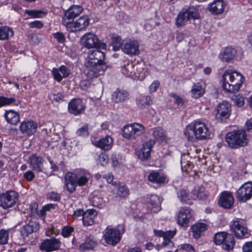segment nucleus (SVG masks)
Instances as JSON below:
<instances>
[{"label":"nucleus","instance_id":"nucleus-60","mask_svg":"<svg viewBox=\"0 0 252 252\" xmlns=\"http://www.w3.org/2000/svg\"><path fill=\"white\" fill-rule=\"evenodd\" d=\"M141 99L142 101H144L143 102L141 103V104L142 105L145 104V105H150L152 104V100L150 96L147 95V96H142V97H141Z\"/></svg>","mask_w":252,"mask_h":252},{"label":"nucleus","instance_id":"nucleus-3","mask_svg":"<svg viewBox=\"0 0 252 252\" xmlns=\"http://www.w3.org/2000/svg\"><path fill=\"white\" fill-rule=\"evenodd\" d=\"M245 78L240 72L232 69H226L222 75V87L226 91L235 93L240 90Z\"/></svg>","mask_w":252,"mask_h":252},{"label":"nucleus","instance_id":"nucleus-37","mask_svg":"<svg viewBox=\"0 0 252 252\" xmlns=\"http://www.w3.org/2000/svg\"><path fill=\"white\" fill-rule=\"evenodd\" d=\"M134 66L135 64L132 63L128 62L126 65L122 67L123 74L126 76L133 78L135 71Z\"/></svg>","mask_w":252,"mask_h":252},{"label":"nucleus","instance_id":"nucleus-22","mask_svg":"<svg viewBox=\"0 0 252 252\" xmlns=\"http://www.w3.org/2000/svg\"><path fill=\"white\" fill-rule=\"evenodd\" d=\"M122 49L126 54L135 55L139 54V43L136 40H129L125 42Z\"/></svg>","mask_w":252,"mask_h":252},{"label":"nucleus","instance_id":"nucleus-64","mask_svg":"<svg viewBox=\"0 0 252 252\" xmlns=\"http://www.w3.org/2000/svg\"><path fill=\"white\" fill-rule=\"evenodd\" d=\"M54 100L56 102H60L63 100L64 95L61 93H58L54 94L53 95Z\"/></svg>","mask_w":252,"mask_h":252},{"label":"nucleus","instance_id":"nucleus-55","mask_svg":"<svg viewBox=\"0 0 252 252\" xmlns=\"http://www.w3.org/2000/svg\"><path fill=\"white\" fill-rule=\"evenodd\" d=\"M24 178L28 181H32L35 177L32 171L29 170L24 174Z\"/></svg>","mask_w":252,"mask_h":252},{"label":"nucleus","instance_id":"nucleus-12","mask_svg":"<svg viewBox=\"0 0 252 252\" xmlns=\"http://www.w3.org/2000/svg\"><path fill=\"white\" fill-rule=\"evenodd\" d=\"M103 237L107 244L115 246L120 241V232L116 229L107 227Z\"/></svg>","mask_w":252,"mask_h":252},{"label":"nucleus","instance_id":"nucleus-27","mask_svg":"<svg viewBox=\"0 0 252 252\" xmlns=\"http://www.w3.org/2000/svg\"><path fill=\"white\" fill-rule=\"evenodd\" d=\"M39 228V224L35 221H31L29 223L23 226L21 233L22 236H28L30 234L36 231Z\"/></svg>","mask_w":252,"mask_h":252},{"label":"nucleus","instance_id":"nucleus-20","mask_svg":"<svg viewBox=\"0 0 252 252\" xmlns=\"http://www.w3.org/2000/svg\"><path fill=\"white\" fill-rule=\"evenodd\" d=\"M192 217L191 211L187 208H182L179 212L177 217L178 223L182 226H186Z\"/></svg>","mask_w":252,"mask_h":252},{"label":"nucleus","instance_id":"nucleus-5","mask_svg":"<svg viewBox=\"0 0 252 252\" xmlns=\"http://www.w3.org/2000/svg\"><path fill=\"white\" fill-rule=\"evenodd\" d=\"M144 126L137 123L125 126L123 129V136L129 140H134L145 133Z\"/></svg>","mask_w":252,"mask_h":252},{"label":"nucleus","instance_id":"nucleus-35","mask_svg":"<svg viewBox=\"0 0 252 252\" xmlns=\"http://www.w3.org/2000/svg\"><path fill=\"white\" fill-rule=\"evenodd\" d=\"M96 245V242L94 237L90 235L86 237L85 242L80 246V249L84 251L87 250L93 249Z\"/></svg>","mask_w":252,"mask_h":252},{"label":"nucleus","instance_id":"nucleus-44","mask_svg":"<svg viewBox=\"0 0 252 252\" xmlns=\"http://www.w3.org/2000/svg\"><path fill=\"white\" fill-rule=\"evenodd\" d=\"M20 101L16 100L13 97L8 98L3 96H0V107L9 105L11 104L14 103L18 105L20 104Z\"/></svg>","mask_w":252,"mask_h":252},{"label":"nucleus","instance_id":"nucleus-16","mask_svg":"<svg viewBox=\"0 0 252 252\" xmlns=\"http://www.w3.org/2000/svg\"><path fill=\"white\" fill-rule=\"evenodd\" d=\"M234 197L230 191H224L222 192L218 201L220 206L224 209H230L234 204Z\"/></svg>","mask_w":252,"mask_h":252},{"label":"nucleus","instance_id":"nucleus-33","mask_svg":"<svg viewBox=\"0 0 252 252\" xmlns=\"http://www.w3.org/2000/svg\"><path fill=\"white\" fill-rule=\"evenodd\" d=\"M207 228V225L204 223H197L193 225L191 227V231L193 237L195 239H198Z\"/></svg>","mask_w":252,"mask_h":252},{"label":"nucleus","instance_id":"nucleus-42","mask_svg":"<svg viewBox=\"0 0 252 252\" xmlns=\"http://www.w3.org/2000/svg\"><path fill=\"white\" fill-rule=\"evenodd\" d=\"M153 136L159 142L165 141L166 139V135L163 129L160 127H157L154 129L153 132Z\"/></svg>","mask_w":252,"mask_h":252},{"label":"nucleus","instance_id":"nucleus-1","mask_svg":"<svg viewBox=\"0 0 252 252\" xmlns=\"http://www.w3.org/2000/svg\"><path fill=\"white\" fill-rule=\"evenodd\" d=\"M104 58V53L99 50H94L88 53L84 68V73L88 79L97 78L104 74L108 67L103 63Z\"/></svg>","mask_w":252,"mask_h":252},{"label":"nucleus","instance_id":"nucleus-34","mask_svg":"<svg viewBox=\"0 0 252 252\" xmlns=\"http://www.w3.org/2000/svg\"><path fill=\"white\" fill-rule=\"evenodd\" d=\"M128 95L126 91L118 90L113 93L112 100L115 103L122 102L127 98Z\"/></svg>","mask_w":252,"mask_h":252},{"label":"nucleus","instance_id":"nucleus-47","mask_svg":"<svg viewBox=\"0 0 252 252\" xmlns=\"http://www.w3.org/2000/svg\"><path fill=\"white\" fill-rule=\"evenodd\" d=\"M231 99L234 104L239 107L243 106L245 103L244 98L240 94L233 95Z\"/></svg>","mask_w":252,"mask_h":252},{"label":"nucleus","instance_id":"nucleus-17","mask_svg":"<svg viewBox=\"0 0 252 252\" xmlns=\"http://www.w3.org/2000/svg\"><path fill=\"white\" fill-rule=\"evenodd\" d=\"M217 113L216 117L221 121L227 119L231 112V105L226 101H223L217 106Z\"/></svg>","mask_w":252,"mask_h":252},{"label":"nucleus","instance_id":"nucleus-43","mask_svg":"<svg viewBox=\"0 0 252 252\" xmlns=\"http://www.w3.org/2000/svg\"><path fill=\"white\" fill-rule=\"evenodd\" d=\"M204 93V90L202 86L199 84L194 85L191 89L192 96L198 98L201 96Z\"/></svg>","mask_w":252,"mask_h":252},{"label":"nucleus","instance_id":"nucleus-30","mask_svg":"<svg viewBox=\"0 0 252 252\" xmlns=\"http://www.w3.org/2000/svg\"><path fill=\"white\" fill-rule=\"evenodd\" d=\"M155 144L154 141L150 140L143 144V148L141 150L138 155L141 159H147L150 156V152L153 145Z\"/></svg>","mask_w":252,"mask_h":252},{"label":"nucleus","instance_id":"nucleus-19","mask_svg":"<svg viewBox=\"0 0 252 252\" xmlns=\"http://www.w3.org/2000/svg\"><path fill=\"white\" fill-rule=\"evenodd\" d=\"M44 159L42 158L33 154L29 157L28 163L31 168L37 172H42Z\"/></svg>","mask_w":252,"mask_h":252},{"label":"nucleus","instance_id":"nucleus-53","mask_svg":"<svg viewBox=\"0 0 252 252\" xmlns=\"http://www.w3.org/2000/svg\"><path fill=\"white\" fill-rule=\"evenodd\" d=\"M53 37L59 43H63L65 40L64 35L60 32H57L53 34Z\"/></svg>","mask_w":252,"mask_h":252},{"label":"nucleus","instance_id":"nucleus-18","mask_svg":"<svg viewBox=\"0 0 252 252\" xmlns=\"http://www.w3.org/2000/svg\"><path fill=\"white\" fill-rule=\"evenodd\" d=\"M85 105L79 98L72 99L68 105L69 112L74 115H79L85 110Z\"/></svg>","mask_w":252,"mask_h":252},{"label":"nucleus","instance_id":"nucleus-36","mask_svg":"<svg viewBox=\"0 0 252 252\" xmlns=\"http://www.w3.org/2000/svg\"><path fill=\"white\" fill-rule=\"evenodd\" d=\"M14 35L13 31L8 27H0V40L8 39Z\"/></svg>","mask_w":252,"mask_h":252},{"label":"nucleus","instance_id":"nucleus-29","mask_svg":"<svg viewBox=\"0 0 252 252\" xmlns=\"http://www.w3.org/2000/svg\"><path fill=\"white\" fill-rule=\"evenodd\" d=\"M97 215L94 210H88L85 212L82 217V220L85 226H90L94 223V220Z\"/></svg>","mask_w":252,"mask_h":252},{"label":"nucleus","instance_id":"nucleus-52","mask_svg":"<svg viewBox=\"0 0 252 252\" xmlns=\"http://www.w3.org/2000/svg\"><path fill=\"white\" fill-rule=\"evenodd\" d=\"M73 230V227L71 226H65L63 228L62 234L64 237H68Z\"/></svg>","mask_w":252,"mask_h":252},{"label":"nucleus","instance_id":"nucleus-38","mask_svg":"<svg viewBox=\"0 0 252 252\" xmlns=\"http://www.w3.org/2000/svg\"><path fill=\"white\" fill-rule=\"evenodd\" d=\"M234 238L232 234H227L222 245L223 249L227 251L232 250L235 245Z\"/></svg>","mask_w":252,"mask_h":252},{"label":"nucleus","instance_id":"nucleus-49","mask_svg":"<svg viewBox=\"0 0 252 252\" xmlns=\"http://www.w3.org/2000/svg\"><path fill=\"white\" fill-rule=\"evenodd\" d=\"M112 44L115 51L122 48L123 44L122 43V39L120 37H114L112 38Z\"/></svg>","mask_w":252,"mask_h":252},{"label":"nucleus","instance_id":"nucleus-11","mask_svg":"<svg viewBox=\"0 0 252 252\" xmlns=\"http://www.w3.org/2000/svg\"><path fill=\"white\" fill-rule=\"evenodd\" d=\"M18 193L14 191L0 193V206L4 209L11 207L18 199Z\"/></svg>","mask_w":252,"mask_h":252},{"label":"nucleus","instance_id":"nucleus-58","mask_svg":"<svg viewBox=\"0 0 252 252\" xmlns=\"http://www.w3.org/2000/svg\"><path fill=\"white\" fill-rule=\"evenodd\" d=\"M29 26L31 28H37L40 29L43 27V24L39 21H35L32 22H31L29 24Z\"/></svg>","mask_w":252,"mask_h":252},{"label":"nucleus","instance_id":"nucleus-2","mask_svg":"<svg viewBox=\"0 0 252 252\" xmlns=\"http://www.w3.org/2000/svg\"><path fill=\"white\" fill-rule=\"evenodd\" d=\"M184 134L189 141L194 142L209 138L211 131L204 123L197 120L186 126Z\"/></svg>","mask_w":252,"mask_h":252},{"label":"nucleus","instance_id":"nucleus-6","mask_svg":"<svg viewBox=\"0 0 252 252\" xmlns=\"http://www.w3.org/2000/svg\"><path fill=\"white\" fill-rule=\"evenodd\" d=\"M81 44L86 48H106V44L101 43L97 37L92 32H88L82 36L80 39Z\"/></svg>","mask_w":252,"mask_h":252},{"label":"nucleus","instance_id":"nucleus-32","mask_svg":"<svg viewBox=\"0 0 252 252\" xmlns=\"http://www.w3.org/2000/svg\"><path fill=\"white\" fill-rule=\"evenodd\" d=\"M4 117L6 121L11 125H16L20 121L19 113L12 110L6 111Z\"/></svg>","mask_w":252,"mask_h":252},{"label":"nucleus","instance_id":"nucleus-7","mask_svg":"<svg viewBox=\"0 0 252 252\" xmlns=\"http://www.w3.org/2000/svg\"><path fill=\"white\" fill-rule=\"evenodd\" d=\"M198 13L194 8L183 9L176 18V25L178 27L183 26L190 19H198Z\"/></svg>","mask_w":252,"mask_h":252},{"label":"nucleus","instance_id":"nucleus-26","mask_svg":"<svg viewBox=\"0 0 252 252\" xmlns=\"http://www.w3.org/2000/svg\"><path fill=\"white\" fill-rule=\"evenodd\" d=\"M177 197L183 203L191 205L193 200H195V196H189L186 190L181 189L177 191Z\"/></svg>","mask_w":252,"mask_h":252},{"label":"nucleus","instance_id":"nucleus-41","mask_svg":"<svg viewBox=\"0 0 252 252\" xmlns=\"http://www.w3.org/2000/svg\"><path fill=\"white\" fill-rule=\"evenodd\" d=\"M129 193V190L125 184H120L117 187L116 197L126 198L128 196Z\"/></svg>","mask_w":252,"mask_h":252},{"label":"nucleus","instance_id":"nucleus-23","mask_svg":"<svg viewBox=\"0 0 252 252\" xmlns=\"http://www.w3.org/2000/svg\"><path fill=\"white\" fill-rule=\"evenodd\" d=\"M148 180L152 183L158 185L167 183L168 181L165 175L155 171H152L149 173L148 176Z\"/></svg>","mask_w":252,"mask_h":252},{"label":"nucleus","instance_id":"nucleus-31","mask_svg":"<svg viewBox=\"0 0 252 252\" xmlns=\"http://www.w3.org/2000/svg\"><path fill=\"white\" fill-rule=\"evenodd\" d=\"M236 53V52L234 49L231 47H226L220 54L219 58L223 62H229L234 59Z\"/></svg>","mask_w":252,"mask_h":252},{"label":"nucleus","instance_id":"nucleus-24","mask_svg":"<svg viewBox=\"0 0 252 252\" xmlns=\"http://www.w3.org/2000/svg\"><path fill=\"white\" fill-rule=\"evenodd\" d=\"M225 4L222 0H216L211 3L208 7L209 10L214 14H220L224 9Z\"/></svg>","mask_w":252,"mask_h":252},{"label":"nucleus","instance_id":"nucleus-15","mask_svg":"<svg viewBox=\"0 0 252 252\" xmlns=\"http://www.w3.org/2000/svg\"><path fill=\"white\" fill-rule=\"evenodd\" d=\"M83 8L79 5H72L65 12L64 16L62 19L63 25L68 24L77 17L82 11Z\"/></svg>","mask_w":252,"mask_h":252},{"label":"nucleus","instance_id":"nucleus-8","mask_svg":"<svg viewBox=\"0 0 252 252\" xmlns=\"http://www.w3.org/2000/svg\"><path fill=\"white\" fill-rule=\"evenodd\" d=\"M230 228L235 236L239 239L246 238L250 235L248 228L242 220L237 219L234 220Z\"/></svg>","mask_w":252,"mask_h":252},{"label":"nucleus","instance_id":"nucleus-28","mask_svg":"<svg viewBox=\"0 0 252 252\" xmlns=\"http://www.w3.org/2000/svg\"><path fill=\"white\" fill-rule=\"evenodd\" d=\"M112 142V139L108 136L98 141H92L94 146L105 150H108L111 148Z\"/></svg>","mask_w":252,"mask_h":252},{"label":"nucleus","instance_id":"nucleus-57","mask_svg":"<svg viewBox=\"0 0 252 252\" xmlns=\"http://www.w3.org/2000/svg\"><path fill=\"white\" fill-rule=\"evenodd\" d=\"M64 78L67 77L69 74V71L67 67L64 65L61 66L59 69Z\"/></svg>","mask_w":252,"mask_h":252},{"label":"nucleus","instance_id":"nucleus-39","mask_svg":"<svg viewBox=\"0 0 252 252\" xmlns=\"http://www.w3.org/2000/svg\"><path fill=\"white\" fill-rule=\"evenodd\" d=\"M162 199L156 195H152L151 197L150 204L153 207L154 212H158L160 210V205Z\"/></svg>","mask_w":252,"mask_h":252},{"label":"nucleus","instance_id":"nucleus-14","mask_svg":"<svg viewBox=\"0 0 252 252\" xmlns=\"http://www.w3.org/2000/svg\"><path fill=\"white\" fill-rule=\"evenodd\" d=\"M60 246V241L55 238H52L44 240L41 242L39 248L41 251L50 252L59 249Z\"/></svg>","mask_w":252,"mask_h":252},{"label":"nucleus","instance_id":"nucleus-54","mask_svg":"<svg viewBox=\"0 0 252 252\" xmlns=\"http://www.w3.org/2000/svg\"><path fill=\"white\" fill-rule=\"evenodd\" d=\"M176 231H168L164 232V239H167L168 243H171L170 239L175 235Z\"/></svg>","mask_w":252,"mask_h":252},{"label":"nucleus","instance_id":"nucleus-9","mask_svg":"<svg viewBox=\"0 0 252 252\" xmlns=\"http://www.w3.org/2000/svg\"><path fill=\"white\" fill-rule=\"evenodd\" d=\"M236 197L241 202H246L252 197V182L242 185L236 192Z\"/></svg>","mask_w":252,"mask_h":252},{"label":"nucleus","instance_id":"nucleus-63","mask_svg":"<svg viewBox=\"0 0 252 252\" xmlns=\"http://www.w3.org/2000/svg\"><path fill=\"white\" fill-rule=\"evenodd\" d=\"M180 248L188 252H194L193 247L189 244H185L182 245Z\"/></svg>","mask_w":252,"mask_h":252},{"label":"nucleus","instance_id":"nucleus-51","mask_svg":"<svg viewBox=\"0 0 252 252\" xmlns=\"http://www.w3.org/2000/svg\"><path fill=\"white\" fill-rule=\"evenodd\" d=\"M60 72V70L56 68H53L52 70V74L54 79L59 82H61L63 77Z\"/></svg>","mask_w":252,"mask_h":252},{"label":"nucleus","instance_id":"nucleus-59","mask_svg":"<svg viewBox=\"0 0 252 252\" xmlns=\"http://www.w3.org/2000/svg\"><path fill=\"white\" fill-rule=\"evenodd\" d=\"M244 252H252V242L246 243L243 247Z\"/></svg>","mask_w":252,"mask_h":252},{"label":"nucleus","instance_id":"nucleus-40","mask_svg":"<svg viewBox=\"0 0 252 252\" xmlns=\"http://www.w3.org/2000/svg\"><path fill=\"white\" fill-rule=\"evenodd\" d=\"M135 71L134 78L139 80H143L146 76V70L144 69L142 65L140 64H135Z\"/></svg>","mask_w":252,"mask_h":252},{"label":"nucleus","instance_id":"nucleus-21","mask_svg":"<svg viewBox=\"0 0 252 252\" xmlns=\"http://www.w3.org/2000/svg\"><path fill=\"white\" fill-rule=\"evenodd\" d=\"M37 128V124L31 120L23 122L20 126L22 133L29 136L33 134L36 131Z\"/></svg>","mask_w":252,"mask_h":252},{"label":"nucleus","instance_id":"nucleus-10","mask_svg":"<svg viewBox=\"0 0 252 252\" xmlns=\"http://www.w3.org/2000/svg\"><path fill=\"white\" fill-rule=\"evenodd\" d=\"M90 23L88 16H81L76 21L69 22L68 25H64L69 32H76L83 30L87 27Z\"/></svg>","mask_w":252,"mask_h":252},{"label":"nucleus","instance_id":"nucleus-62","mask_svg":"<svg viewBox=\"0 0 252 252\" xmlns=\"http://www.w3.org/2000/svg\"><path fill=\"white\" fill-rule=\"evenodd\" d=\"M85 212L82 209H78L74 212L73 214V217L74 219H77L78 218L83 217Z\"/></svg>","mask_w":252,"mask_h":252},{"label":"nucleus","instance_id":"nucleus-56","mask_svg":"<svg viewBox=\"0 0 252 252\" xmlns=\"http://www.w3.org/2000/svg\"><path fill=\"white\" fill-rule=\"evenodd\" d=\"M77 134L79 136H87L88 135V128L87 126L82 127L79 128L77 131Z\"/></svg>","mask_w":252,"mask_h":252},{"label":"nucleus","instance_id":"nucleus-61","mask_svg":"<svg viewBox=\"0 0 252 252\" xmlns=\"http://www.w3.org/2000/svg\"><path fill=\"white\" fill-rule=\"evenodd\" d=\"M159 86V82L158 81H154L149 87L150 92L151 93L155 92Z\"/></svg>","mask_w":252,"mask_h":252},{"label":"nucleus","instance_id":"nucleus-45","mask_svg":"<svg viewBox=\"0 0 252 252\" xmlns=\"http://www.w3.org/2000/svg\"><path fill=\"white\" fill-rule=\"evenodd\" d=\"M227 233L225 232H220L216 233L214 237V242L217 245H220L224 243Z\"/></svg>","mask_w":252,"mask_h":252},{"label":"nucleus","instance_id":"nucleus-46","mask_svg":"<svg viewBox=\"0 0 252 252\" xmlns=\"http://www.w3.org/2000/svg\"><path fill=\"white\" fill-rule=\"evenodd\" d=\"M192 194L193 196H195V199H204L206 197V194L204 192V189L203 188H199L197 189H194L192 191Z\"/></svg>","mask_w":252,"mask_h":252},{"label":"nucleus","instance_id":"nucleus-25","mask_svg":"<svg viewBox=\"0 0 252 252\" xmlns=\"http://www.w3.org/2000/svg\"><path fill=\"white\" fill-rule=\"evenodd\" d=\"M65 186L66 189L70 192L72 193L76 190L77 184L75 180L72 172L67 173L64 176Z\"/></svg>","mask_w":252,"mask_h":252},{"label":"nucleus","instance_id":"nucleus-50","mask_svg":"<svg viewBox=\"0 0 252 252\" xmlns=\"http://www.w3.org/2000/svg\"><path fill=\"white\" fill-rule=\"evenodd\" d=\"M25 13L33 18L42 17V15L45 14L44 12L40 10L35 11L26 10Z\"/></svg>","mask_w":252,"mask_h":252},{"label":"nucleus","instance_id":"nucleus-48","mask_svg":"<svg viewBox=\"0 0 252 252\" xmlns=\"http://www.w3.org/2000/svg\"><path fill=\"white\" fill-rule=\"evenodd\" d=\"M9 237V232L7 230L2 229L0 230V244H7Z\"/></svg>","mask_w":252,"mask_h":252},{"label":"nucleus","instance_id":"nucleus-4","mask_svg":"<svg viewBox=\"0 0 252 252\" xmlns=\"http://www.w3.org/2000/svg\"><path fill=\"white\" fill-rule=\"evenodd\" d=\"M225 139L228 146L234 149L246 146L249 143L246 131L243 130L228 133L226 135Z\"/></svg>","mask_w":252,"mask_h":252},{"label":"nucleus","instance_id":"nucleus-13","mask_svg":"<svg viewBox=\"0 0 252 252\" xmlns=\"http://www.w3.org/2000/svg\"><path fill=\"white\" fill-rule=\"evenodd\" d=\"M72 175H73L77 185L81 187L85 186L91 178L90 172L83 169H79L75 173L72 172Z\"/></svg>","mask_w":252,"mask_h":252}]
</instances>
